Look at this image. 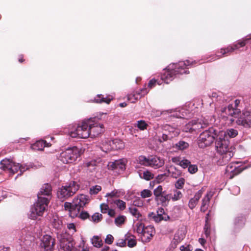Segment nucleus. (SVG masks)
Segmentation results:
<instances>
[{
  "label": "nucleus",
  "instance_id": "nucleus-1",
  "mask_svg": "<svg viewBox=\"0 0 251 251\" xmlns=\"http://www.w3.org/2000/svg\"><path fill=\"white\" fill-rule=\"evenodd\" d=\"M196 63L195 61L191 62L188 60L185 61L179 62L178 64L176 65L175 69L171 70L166 71L161 75V80L166 83H169L176 75L189 74V71L188 70L187 67L190 65H193L194 64Z\"/></svg>",
  "mask_w": 251,
  "mask_h": 251
},
{
  "label": "nucleus",
  "instance_id": "nucleus-2",
  "mask_svg": "<svg viewBox=\"0 0 251 251\" xmlns=\"http://www.w3.org/2000/svg\"><path fill=\"white\" fill-rule=\"evenodd\" d=\"M75 203L72 204L70 202H65L64 203V209L68 212L69 216L72 218L77 217L80 213L81 209L89 202V197L85 195H80L77 199Z\"/></svg>",
  "mask_w": 251,
  "mask_h": 251
},
{
  "label": "nucleus",
  "instance_id": "nucleus-3",
  "mask_svg": "<svg viewBox=\"0 0 251 251\" xmlns=\"http://www.w3.org/2000/svg\"><path fill=\"white\" fill-rule=\"evenodd\" d=\"M138 161L142 165L154 169L159 168L164 164V159L156 155H150L148 157L141 155L138 157Z\"/></svg>",
  "mask_w": 251,
  "mask_h": 251
},
{
  "label": "nucleus",
  "instance_id": "nucleus-4",
  "mask_svg": "<svg viewBox=\"0 0 251 251\" xmlns=\"http://www.w3.org/2000/svg\"><path fill=\"white\" fill-rule=\"evenodd\" d=\"M50 202V199L46 197H38L37 202L31 209L30 217L35 219L37 216H42Z\"/></svg>",
  "mask_w": 251,
  "mask_h": 251
},
{
  "label": "nucleus",
  "instance_id": "nucleus-5",
  "mask_svg": "<svg viewBox=\"0 0 251 251\" xmlns=\"http://www.w3.org/2000/svg\"><path fill=\"white\" fill-rule=\"evenodd\" d=\"M209 125L208 119L201 117L196 120H192L187 124L183 128V131L192 133L198 132L201 128L207 127Z\"/></svg>",
  "mask_w": 251,
  "mask_h": 251
},
{
  "label": "nucleus",
  "instance_id": "nucleus-6",
  "mask_svg": "<svg viewBox=\"0 0 251 251\" xmlns=\"http://www.w3.org/2000/svg\"><path fill=\"white\" fill-rule=\"evenodd\" d=\"M88 121L82 122L74 130L68 132V135L72 138H87L90 136Z\"/></svg>",
  "mask_w": 251,
  "mask_h": 251
},
{
  "label": "nucleus",
  "instance_id": "nucleus-7",
  "mask_svg": "<svg viewBox=\"0 0 251 251\" xmlns=\"http://www.w3.org/2000/svg\"><path fill=\"white\" fill-rule=\"evenodd\" d=\"M162 134L158 136V141L160 143L171 140L174 137H177L179 134V130L169 125H165L162 127Z\"/></svg>",
  "mask_w": 251,
  "mask_h": 251
},
{
  "label": "nucleus",
  "instance_id": "nucleus-8",
  "mask_svg": "<svg viewBox=\"0 0 251 251\" xmlns=\"http://www.w3.org/2000/svg\"><path fill=\"white\" fill-rule=\"evenodd\" d=\"M153 195L155 201L162 206L167 205L171 200L173 201L172 194H167L165 191H163L161 185H159L154 189Z\"/></svg>",
  "mask_w": 251,
  "mask_h": 251
},
{
  "label": "nucleus",
  "instance_id": "nucleus-9",
  "mask_svg": "<svg viewBox=\"0 0 251 251\" xmlns=\"http://www.w3.org/2000/svg\"><path fill=\"white\" fill-rule=\"evenodd\" d=\"M213 129L206 130L201 133L198 138V146L201 148H204L210 146L214 140Z\"/></svg>",
  "mask_w": 251,
  "mask_h": 251
},
{
  "label": "nucleus",
  "instance_id": "nucleus-10",
  "mask_svg": "<svg viewBox=\"0 0 251 251\" xmlns=\"http://www.w3.org/2000/svg\"><path fill=\"white\" fill-rule=\"evenodd\" d=\"M79 156L80 151L77 147L68 148L64 151V164L73 163Z\"/></svg>",
  "mask_w": 251,
  "mask_h": 251
},
{
  "label": "nucleus",
  "instance_id": "nucleus-11",
  "mask_svg": "<svg viewBox=\"0 0 251 251\" xmlns=\"http://www.w3.org/2000/svg\"><path fill=\"white\" fill-rule=\"evenodd\" d=\"M0 164V168L1 169L8 171L12 175L16 173L20 168L19 164L12 162L9 159H3L1 161Z\"/></svg>",
  "mask_w": 251,
  "mask_h": 251
},
{
  "label": "nucleus",
  "instance_id": "nucleus-12",
  "mask_svg": "<svg viewBox=\"0 0 251 251\" xmlns=\"http://www.w3.org/2000/svg\"><path fill=\"white\" fill-rule=\"evenodd\" d=\"M236 121L239 126H242L246 128H251V112L243 111Z\"/></svg>",
  "mask_w": 251,
  "mask_h": 251
},
{
  "label": "nucleus",
  "instance_id": "nucleus-13",
  "mask_svg": "<svg viewBox=\"0 0 251 251\" xmlns=\"http://www.w3.org/2000/svg\"><path fill=\"white\" fill-rule=\"evenodd\" d=\"M240 103V100L237 99L234 100V106L232 104H229L227 107L224 108L222 111L231 117L237 118L241 114V110L238 108Z\"/></svg>",
  "mask_w": 251,
  "mask_h": 251
},
{
  "label": "nucleus",
  "instance_id": "nucleus-14",
  "mask_svg": "<svg viewBox=\"0 0 251 251\" xmlns=\"http://www.w3.org/2000/svg\"><path fill=\"white\" fill-rule=\"evenodd\" d=\"M89 122V132L91 138L97 137L103 132V125L96 122H93L88 120Z\"/></svg>",
  "mask_w": 251,
  "mask_h": 251
},
{
  "label": "nucleus",
  "instance_id": "nucleus-15",
  "mask_svg": "<svg viewBox=\"0 0 251 251\" xmlns=\"http://www.w3.org/2000/svg\"><path fill=\"white\" fill-rule=\"evenodd\" d=\"M55 245V239L50 235H44L40 243V248L44 251H52Z\"/></svg>",
  "mask_w": 251,
  "mask_h": 251
},
{
  "label": "nucleus",
  "instance_id": "nucleus-16",
  "mask_svg": "<svg viewBox=\"0 0 251 251\" xmlns=\"http://www.w3.org/2000/svg\"><path fill=\"white\" fill-rule=\"evenodd\" d=\"M248 40V39L240 40L237 43L233 45L232 46H228L226 49H221L220 53H222V55L220 56L219 58L222 57V56L227 55L228 54L233 52L234 50L238 49L241 47H244L246 45Z\"/></svg>",
  "mask_w": 251,
  "mask_h": 251
},
{
  "label": "nucleus",
  "instance_id": "nucleus-17",
  "mask_svg": "<svg viewBox=\"0 0 251 251\" xmlns=\"http://www.w3.org/2000/svg\"><path fill=\"white\" fill-rule=\"evenodd\" d=\"M78 188L75 181L71 182L68 185L64 186V201L73 196Z\"/></svg>",
  "mask_w": 251,
  "mask_h": 251
},
{
  "label": "nucleus",
  "instance_id": "nucleus-18",
  "mask_svg": "<svg viewBox=\"0 0 251 251\" xmlns=\"http://www.w3.org/2000/svg\"><path fill=\"white\" fill-rule=\"evenodd\" d=\"M215 147L219 153H223L229 148V142L224 138H219L215 142Z\"/></svg>",
  "mask_w": 251,
  "mask_h": 251
},
{
  "label": "nucleus",
  "instance_id": "nucleus-19",
  "mask_svg": "<svg viewBox=\"0 0 251 251\" xmlns=\"http://www.w3.org/2000/svg\"><path fill=\"white\" fill-rule=\"evenodd\" d=\"M51 191V187L50 184H44L41 188L40 192H38L37 196L39 198L40 197L48 198L50 200Z\"/></svg>",
  "mask_w": 251,
  "mask_h": 251
},
{
  "label": "nucleus",
  "instance_id": "nucleus-20",
  "mask_svg": "<svg viewBox=\"0 0 251 251\" xmlns=\"http://www.w3.org/2000/svg\"><path fill=\"white\" fill-rule=\"evenodd\" d=\"M155 232V229L153 226H149L145 227L144 231L142 234L144 241L145 242H150L154 235Z\"/></svg>",
  "mask_w": 251,
  "mask_h": 251
},
{
  "label": "nucleus",
  "instance_id": "nucleus-21",
  "mask_svg": "<svg viewBox=\"0 0 251 251\" xmlns=\"http://www.w3.org/2000/svg\"><path fill=\"white\" fill-rule=\"evenodd\" d=\"M108 169L111 170H117L119 171H123L125 170L126 165L121 160H115L114 162L109 163Z\"/></svg>",
  "mask_w": 251,
  "mask_h": 251
},
{
  "label": "nucleus",
  "instance_id": "nucleus-22",
  "mask_svg": "<svg viewBox=\"0 0 251 251\" xmlns=\"http://www.w3.org/2000/svg\"><path fill=\"white\" fill-rule=\"evenodd\" d=\"M65 235L64 234V251H73L75 250L74 242L72 237L69 235L68 238H65Z\"/></svg>",
  "mask_w": 251,
  "mask_h": 251
},
{
  "label": "nucleus",
  "instance_id": "nucleus-23",
  "mask_svg": "<svg viewBox=\"0 0 251 251\" xmlns=\"http://www.w3.org/2000/svg\"><path fill=\"white\" fill-rule=\"evenodd\" d=\"M110 146L112 151H116L121 150L124 148V143L120 139H115L112 141H110Z\"/></svg>",
  "mask_w": 251,
  "mask_h": 251
},
{
  "label": "nucleus",
  "instance_id": "nucleus-24",
  "mask_svg": "<svg viewBox=\"0 0 251 251\" xmlns=\"http://www.w3.org/2000/svg\"><path fill=\"white\" fill-rule=\"evenodd\" d=\"M202 192L201 191H199L194 196L193 198H191L188 203V206L191 209L194 208L197 205L198 202L201 197Z\"/></svg>",
  "mask_w": 251,
  "mask_h": 251
},
{
  "label": "nucleus",
  "instance_id": "nucleus-25",
  "mask_svg": "<svg viewBox=\"0 0 251 251\" xmlns=\"http://www.w3.org/2000/svg\"><path fill=\"white\" fill-rule=\"evenodd\" d=\"M126 240L127 241V246L129 248H133L137 244L135 236L130 233L126 234Z\"/></svg>",
  "mask_w": 251,
  "mask_h": 251
},
{
  "label": "nucleus",
  "instance_id": "nucleus-26",
  "mask_svg": "<svg viewBox=\"0 0 251 251\" xmlns=\"http://www.w3.org/2000/svg\"><path fill=\"white\" fill-rule=\"evenodd\" d=\"M112 100V98L109 97H104L102 95H98L96 97L94 98L93 101L96 103L104 102L107 104H109Z\"/></svg>",
  "mask_w": 251,
  "mask_h": 251
},
{
  "label": "nucleus",
  "instance_id": "nucleus-27",
  "mask_svg": "<svg viewBox=\"0 0 251 251\" xmlns=\"http://www.w3.org/2000/svg\"><path fill=\"white\" fill-rule=\"evenodd\" d=\"M173 162L176 163L182 167L183 168H186L191 164V162L187 159H182L180 160L178 158L174 157L172 158Z\"/></svg>",
  "mask_w": 251,
  "mask_h": 251
},
{
  "label": "nucleus",
  "instance_id": "nucleus-28",
  "mask_svg": "<svg viewBox=\"0 0 251 251\" xmlns=\"http://www.w3.org/2000/svg\"><path fill=\"white\" fill-rule=\"evenodd\" d=\"M222 155L223 163L226 164L230 161L231 158L233 157L234 153L230 149L227 150L225 152L223 153H220Z\"/></svg>",
  "mask_w": 251,
  "mask_h": 251
},
{
  "label": "nucleus",
  "instance_id": "nucleus-29",
  "mask_svg": "<svg viewBox=\"0 0 251 251\" xmlns=\"http://www.w3.org/2000/svg\"><path fill=\"white\" fill-rule=\"evenodd\" d=\"M250 165H248L246 166H238L237 167H235L233 170L231 171V175L229 177L230 179L232 178L234 176L239 174L240 173H241L242 171L245 170L246 169L249 168L250 167Z\"/></svg>",
  "mask_w": 251,
  "mask_h": 251
},
{
  "label": "nucleus",
  "instance_id": "nucleus-30",
  "mask_svg": "<svg viewBox=\"0 0 251 251\" xmlns=\"http://www.w3.org/2000/svg\"><path fill=\"white\" fill-rule=\"evenodd\" d=\"M47 143L44 140H39L32 145V148L36 150H43L47 146Z\"/></svg>",
  "mask_w": 251,
  "mask_h": 251
},
{
  "label": "nucleus",
  "instance_id": "nucleus-31",
  "mask_svg": "<svg viewBox=\"0 0 251 251\" xmlns=\"http://www.w3.org/2000/svg\"><path fill=\"white\" fill-rule=\"evenodd\" d=\"M210 198L207 195L202 200V204L201 207V211L204 212L208 207Z\"/></svg>",
  "mask_w": 251,
  "mask_h": 251
},
{
  "label": "nucleus",
  "instance_id": "nucleus-32",
  "mask_svg": "<svg viewBox=\"0 0 251 251\" xmlns=\"http://www.w3.org/2000/svg\"><path fill=\"white\" fill-rule=\"evenodd\" d=\"M139 176L141 178L144 179L146 180H150L154 177L153 174L148 170L144 171L143 173H140Z\"/></svg>",
  "mask_w": 251,
  "mask_h": 251
},
{
  "label": "nucleus",
  "instance_id": "nucleus-33",
  "mask_svg": "<svg viewBox=\"0 0 251 251\" xmlns=\"http://www.w3.org/2000/svg\"><path fill=\"white\" fill-rule=\"evenodd\" d=\"M92 244L97 248H100L102 246V241L98 236H94L92 239Z\"/></svg>",
  "mask_w": 251,
  "mask_h": 251
},
{
  "label": "nucleus",
  "instance_id": "nucleus-34",
  "mask_svg": "<svg viewBox=\"0 0 251 251\" xmlns=\"http://www.w3.org/2000/svg\"><path fill=\"white\" fill-rule=\"evenodd\" d=\"M203 232L206 238L210 237L211 233V224L209 222H205L203 227Z\"/></svg>",
  "mask_w": 251,
  "mask_h": 251
},
{
  "label": "nucleus",
  "instance_id": "nucleus-35",
  "mask_svg": "<svg viewBox=\"0 0 251 251\" xmlns=\"http://www.w3.org/2000/svg\"><path fill=\"white\" fill-rule=\"evenodd\" d=\"M83 166L84 167L87 168L90 172H92L95 169L96 161L95 160H91L89 162L84 163Z\"/></svg>",
  "mask_w": 251,
  "mask_h": 251
},
{
  "label": "nucleus",
  "instance_id": "nucleus-36",
  "mask_svg": "<svg viewBox=\"0 0 251 251\" xmlns=\"http://www.w3.org/2000/svg\"><path fill=\"white\" fill-rule=\"evenodd\" d=\"M115 203L120 210H124L126 208V203L125 201L121 200H116L114 201Z\"/></svg>",
  "mask_w": 251,
  "mask_h": 251
},
{
  "label": "nucleus",
  "instance_id": "nucleus-37",
  "mask_svg": "<svg viewBox=\"0 0 251 251\" xmlns=\"http://www.w3.org/2000/svg\"><path fill=\"white\" fill-rule=\"evenodd\" d=\"M139 99L140 97L137 96L135 92H133L127 95V100L130 101L131 103H135Z\"/></svg>",
  "mask_w": 251,
  "mask_h": 251
},
{
  "label": "nucleus",
  "instance_id": "nucleus-38",
  "mask_svg": "<svg viewBox=\"0 0 251 251\" xmlns=\"http://www.w3.org/2000/svg\"><path fill=\"white\" fill-rule=\"evenodd\" d=\"M128 210L130 213L137 219H139L141 216V214L136 208L130 207Z\"/></svg>",
  "mask_w": 251,
  "mask_h": 251
},
{
  "label": "nucleus",
  "instance_id": "nucleus-39",
  "mask_svg": "<svg viewBox=\"0 0 251 251\" xmlns=\"http://www.w3.org/2000/svg\"><path fill=\"white\" fill-rule=\"evenodd\" d=\"M145 228V227L144 224L141 222H138L135 225V230H136L138 233L141 234L142 235Z\"/></svg>",
  "mask_w": 251,
  "mask_h": 251
},
{
  "label": "nucleus",
  "instance_id": "nucleus-40",
  "mask_svg": "<svg viewBox=\"0 0 251 251\" xmlns=\"http://www.w3.org/2000/svg\"><path fill=\"white\" fill-rule=\"evenodd\" d=\"M176 147L177 148L178 150H183L189 147V144L188 143L183 141H180L177 143L176 144Z\"/></svg>",
  "mask_w": 251,
  "mask_h": 251
},
{
  "label": "nucleus",
  "instance_id": "nucleus-41",
  "mask_svg": "<svg viewBox=\"0 0 251 251\" xmlns=\"http://www.w3.org/2000/svg\"><path fill=\"white\" fill-rule=\"evenodd\" d=\"M174 195H173V201H176L180 200L182 197V194L180 191L178 189L173 190Z\"/></svg>",
  "mask_w": 251,
  "mask_h": 251
},
{
  "label": "nucleus",
  "instance_id": "nucleus-42",
  "mask_svg": "<svg viewBox=\"0 0 251 251\" xmlns=\"http://www.w3.org/2000/svg\"><path fill=\"white\" fill-rule=\"evenodd\" d=\"M102 218V216L101 214L99 213H94L91 217V220L94 223H99L100 222Z\"/></svg>",
  "mask_w": 251,
  "mask_h": 251
},
{
  "label": "nucleus",
  "instance_id": "nucleus-43",
  "mask_svg": "<svg viewBox=\"0 0 251 251\" xmlns=\"http://www.w3.org/2000/svg\"><path fill=\"white\" fill-rule=\"evenodd\" d=\"M126 219V217L125 216H119L115 218V223L116 225L120 226L125 223Z\"/></svg>",
  "mask_w": 251,
  "mask_h": 251
},
{
  "label": "nucleus",
  "instance_id": "nucleus-44",
  "mask_svg": "<svg viewBox=\"0 0 251 251\" xmlns=\"http://www.w3.org/2000/svg\"><path fill=\"white\" fill-rule=\"evenodd\" d=\"M101 190V187L100 185H95L91 187L90 189V194L91 195H96Z\"/></svg>",
  "mask_w": 251,
  "mask_h": 251
},
{
  "label": "nucleus",
  "instance_id": "nucleus-45",
  "mask_svg": "<svg viewBox=\"0 0 251 251\" xmlns=\"http://www.w3.org/2000/svg\"><path fill=\"white\" fill-rule=\"evenodd\" d=\"M53 226L56 229L61 230L63 227L62 222L59 219H54Z\"/></svg>",
  "mask_w": 251,
  "mask_h": 251
},
{
  "label": "nucleus",
  "instance_id": "nucleus-46",
  "mask_svg": "<svg viewBox=\"0 0 251 251\" xmlns=\"http://www.w3.org/2000/svg\"><path fill=\"white\" fill-rule=\"evenodd\" d=\"M148 126V124L145 122V121L140 120L137 122V126L140 130H144L145 129H146Z\"/></svg>",
  "mask_w": 251,
  "mask_h": 251
},
{
  "label": "nucleus",
  "instance_id": "nucleus-47",
  "mask_svg": "<svg viewBox=\"0 0 251 251\" xmlns=\"http://www.w3.org/2000/svg\"><path fill=\"white\" fill-rule=\"evenodd\" d=\"M185 179L183 178H179L175 183L176 189H182L184 185Z\"/></svg>",
  "mask_w": 251,
  "mask_h": 251
},
{
  "label": "nucleus",
  "instance_id": "nucleus-48",
  "mask_svg": "<svg viewBox=\"0 0 251 251\" xmlns=\"http://www.w3.org/2000/svg\"><path fill=\"white\" fill-rule=\"evenodd\" d=\"M111 146H110V141L108 142H105L104 144H102V146L100 147V149L102 151L107 152L111 151H112V149H110Z\"/></svg>",
  "mask_w": 251,
  "mask_h": 251
},
{
  "label": "nucleus",
  "instance_id": "nucleus-49",
  "mask_svg": "<svg viewBox=\"0 0 251 251\" xmlns=\"http://www.w3.org/2000/svg\"><path fill=\"white\" fill-rule=\"evenodd\" d=\"M135 92L137 94V96H138V97H140V99L142 97L147 95L149 91L147 90V88H144L140 90H137Z\"/></svg>",
  "mask_w": 251,
  "mask_h": 251
},
{
  "label": "nucleus",
  "instance_id": "nucleus-50",
  "mask_svg": "<svg viewBox=\"0 0 251 251\" xmlns=\"http://www.w3.org/2000/svg\"><path fill=\"white\" fill-rule=\"evenodd\" d=\"M77 216H78L80 219L83 220H85L87 219H89L90 217L89 213L85 211H82L80 213V214H78V215Z\"/></svg>",
  "mask_w": 251,
  "mask_h": 251
},
{
  "label": "nucleus",
  "instance_id": "nucleus-51",
  "mask_svg": "<svg viewBox=\"0 0 251 251\" xmlns=\"http://www.w3.org/2000/svg\"><path fill=\"white\" fill-rule=\"evenodd\" d=\"M152 193L151 191L148 189H144L141 192V196L143 198H149L151 196Z\"/></svg>",
  "mask_w": 251,
  "mask_h": 251
},
{
  "label": "nucleus",
  "instance_id": "nucleus-52",
  "mask_svg": "<svg viewBox=\"0 0 251 251\" xmlns=\"http://www.w3.org/2000/svg\"><path fill=\"white\" fill-rule=\"evenodd\" d=\"M226 133L230 138H234L237 135L238 131L234 129L231 128L226 131Z\"/></svg>",
  "mask_w": 251,
  "mask_h": 251
},
{
  "label": "nucleus",
  "instance_id": "nucleus-53",
  "mask_svg": "<svg viewBox=\"0 0 251 251\" xmlns=\"http://www.w3.org/2000/svg\"><path fill=\"white\" fill-rule=\"evenodd\" d=\"M144 204L143 201L140 198L135 199L133 201V205L135 206L142 207Z\"/></svg>",
  "mask_w": 251,
  "mask_h": 251
},
{
  "label": "nucleus",
  "instance_id": "nucleus-54",
  "mask_svg": "<svg viewBox=\"0 0 251 251\" xmlns=\"http://www.w3.org/2000/svg\"><path fill=\"white\" fill-rule=\"evenodd\" d=\"M157 83L158 85H160V83L159 81H158L156 79L153 78L149 81L148 84V87L150 89H151L152 88L155 87Z\"/></svg>",
  "mask_w": 251,
  "mask_h": 251
},
{
  "label": "nucleus",
  "instance_id": "nucleus-55",
  "mask_svg": "<svg viewBox=\"0 0 251 251\" xmlns=\"http://www.w3.org/2000/svg\"><path fill=\"white\" fill-rule=\"evenodd\" d=\"M100 210L102 213H107L108 210L109 209V207L108 204L106 203H101L100 205Z\"/></svg>",
  "mask_w": 251,
  "mask_h": 251
},
{
  "label": "nucleus",
  "instance_id": "nucleus-56",
  "mask_svg": "<svg viewBox=\"0 0 251 251\" xmlns=\"http://www.w3.org/2000/svg\"><path fill=\"white\" fill-rule=\"evenodd\" d=\"M188 171L191 174H195L198 171V167L197 165H191V164L188 166Z\"/></svg>",
  "mask_w": 251,
  "mask_h": 251
},
{
  "label": "nucleus",
  "instance_id": "nucleus-57",
  "mask_svg": "<svg viewBox=\"0 0 251 251\" xmlns=\"http://www.w3.org/2000/svg\"><path fill=\"white\" fill-rule=\"evenodd\" d=\"M168 176L166 174H163L159 175L157 176L156 177V180L158 183H160L164 181L165 179V178Z\"/></svg>",
  "mask_w": 251,
  "mask_h": 251
},
{
  "label": "nucleus",
  "instance_id": "nucleus-58",
  "mask_svg": "<svg viewBox=\"0 0 251 251\" xmlns=\"http://www.w3.org/2000/svg\"><path fill=\"white\" fill-rule=\"evenodd\" d=\"M153 218H154V221L157 222H160L163 220H164L165 221H167L168 219H169V217L165 214H164L163 215V216L162 217H154Z\"/></svg>",
  "mask_w": 251,
  "mask_h": 251
},
{
  "label": "nucleus",
  "instance_id": "nucleus-59",
  "mask_svg": "<svg viewBox=\"0 0 251 251\" xmlns=\"http://www.w3.org/2000/svg\"><path fill=\"white\" fill-rule=\"evenodd\" d=\"M114 237L111 234H108L106 236L105 239V242L107 244H112L113 242Z\"/></svg>",
  "mask_w": 251,
  "mask_h": 251
},
{
  "label": "nucleus",
  "instance_id": "nucleus-60",
  "mask_svg": "<svg viewBox=\"0 0 251 251\" xmlns=\"http://www.w3.org/2000/svg\"><path fill=\"white\" fill-rule=\"evenodd\" d=\"M180 250L181 251H192L193 249L191 245H188L187 246L183 245L180 246Z\"/></svg>",
  "mask_w": 251,
  "mask_h": 251
},
{
  "label": "nucleus",
  "instance_id": "nucleus-61",
  "mask_svg": "<svg viewBox=\"0 0 251 251\" xmlns=\"http://www.w3.org/2000/svg\"><path fill=\"white\" fill-rule=\"evenodd\" d=\"M57 195L58 198L60 199V201H63V200H62L63 199V187L59 188Z\"/></svg>",
  "mask_w": 251,
  "mask_h": 251
},
{
  "label": "nucleus",
  "instance_id": "nucleus-62",
  "mask_svg": "<svg viewBox=\"0 0 251 251\" xmlns=\"http://www.w3.org/2000/svg\"><path fill=\"white\" fill-rule=\"evenodd\" d=\"M157 215L154 216V217H162L165 214L164 210L162 208H159L157 211Z\"/></svg>",
  "mask_w": 251,
  "mask_h": 251
},
{
  "label": "nucleus",
  "instance_id": "nucleus-63",
  "mask_svg": "<svg viewBox=\"0 0 251 251\" xmlns=\"http://www.w3.org/2000/svg\"><path fill=\"white\" fill-rule=\"evenodd\" d=\"M117 245L120 247H124L126 245V238L124 239H121L119 240V242L117 243Z\"/></svg>",
  "mask_w": 251,
  "mask_h": 251
},
{
  "label": "nucleus",
  "instance_id": "nucleus-64",
  "mask_svg": "<svg viewBox=\"0 0 251 251\" xmlns=\"http://www.w3.org/2000/svg\"><path fill=\"white\" fill-rule=\"evenodd\" d=\"M107 213L111 217H114L115 215V211L112 209H109Z\"/></svg>",
  "mask_w": 251,
  "mask_h": 251
}]
</instances>
